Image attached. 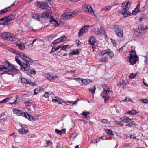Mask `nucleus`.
I'll return each instance as SVG.
<instances>
[{"instance_id":"72a5a7b5","label":"nucleus","mask_w":148,"mask_h":148,"mask_svg":"<svg viewBox=\"0 0 148 148\" xmlns=\"http://www.w3.org/2000/svg\"><path fill=\"white\" fill-rule=\"evenodd\" d=\"M78 50L74 49L70 53V54L72 55L78 54H79Z\"/></svg>"},{"instance_id":"ea45409f","label":"nucleus","mask_w":148,"mask_h":148,"mask_svg":"<svg viewBox=\"0 0 148 148\" xmlns=\"http://www.w3.org/2000/svg\"><path fill=\"white\" fill-rule=\"evenodd\" d=\"M10 69L12 70V73L13 72V71H14V70L18 71V70L17 69V67L12 64V65H11V67Z\"/></svg>"},{"instance_id":"f704fd0d","label":"nucleus","mask_w":148,"mask_h":148,"mask_svg":"<svg viewBox=\"0 0 148 148\" xmlns=\"http://www.w3.org/2000/svg\"><path fill=\"white\" fill-rule=\"evenodd\" d=\"M127 113L132 115H134L136 114L137 113H138V112H136L135 110H131L130 111H128L127 112Z\"/></svg>"},{"instance_id":"4c0bfd02","label":"nucleus","mask_w":148,"mask_h":148,"mask_svg":"<svg viewBox=\"0 0 148 148\" xmlns=\"http://www.w3.org/2000/svg\"><path fill=\"white\" fill-rule=\"evenodd\" d=\"M56 44H54L52 45V43L51 44V46L52 47V49L51 51V53L53 52L56 51L55 47H56Z\"/></svg>"},{"instance_id":"a19ab883","label":"nucleus","mask_w":148,"mask_h":148,"mask_svg":"<svg viewBox=\"0 0 148 148\" xmlns=\"http://www.w3.org/2000/svg\"><path fill=\"white\" fill-rule=\"evenodd\" d=\"M25 104L26 107H28L31 106L32 103V102H29L28 101H26L25 102Z\"/></svg>"},{"instance_id":"1a4fd4ad","label":"nucleus","mask_w":148,"mask_h":148,"mask_svg":"<svg viewBox=\"0 0 148 148\" xmlns=\"http://www.w3.org/2000/svg\"><path fill=\"white\" fill-rule=\"evenodd\" d=\"M89 27V26L87 25L83 27L80 29L78 32V35L79 37L86 33L88 30Z\"/></svg>"},{"instance_id":"0eeeda50","label":"nucleus","mask_w":148,"mask_h":148,"mask_svg":"<svg viewBox=\"0 0 148 148\" xmlns=\"http://www.w3.org/2000/svg\"><path fill=\"white\" fill-rule=\"evenodd\" d=\"M116 35L120 38L123 37V33L122 29L120 28L118 26H116L114 29Z\"/></svg>"},{"instance_id":"6ab92c4d","label":"nucleus","mask_w":148,"mask_h":148,"mask_svg":"<svg viewBox=\"0 0 148 148\" xmlns=\"http://www.w3.org/2000/svg\"><path fill=\"white\" fill-rule=\"evenodd\" d=\"M9 22L7 17H4L0 19V25H8Z\"/></svg>"},{"instance_id":"8fccbe9b","label":"nucleus","mask_w":148,"mask_h":148,"mask_svg":"<svg viewBox=\"0 0 148 148\" xmlns=\"http://www.w3.org/2000/svg\"><path fill=\"white\" fill-rule=\"evenodd\" d=\"M64 102V100L61 98H59L58 100L57 103L59 104H61Z\"/></svg>"},{"instance_id":"c756f323","label":"nucleus","mask_w":148,"mask_h":148,"mask_svg":"<svg viewBox=\"0 0 148 148\" xmlns=\"http://www.w3.org/2000/svg\"><path fill=\"white\" fill-rule=\"evenodd\" d=\"M96 42L95 39V38L90 37L89 39V43L91 45H93Z\"/></svg>"},{"instance_id":"a878e982","label":"nucleus","mask_w":148,"mask_h":148,"mask_svg":"<svg viewBox=\"0 0 148 148\" xmlns=\"http://www.w3.org/2000/svg\"><path fill=\"white\" fill-rule=\"evenodd\" d=\"M18 131L20 133L24 134H27L29 132V131L28 130H25L24 128L22 127V128L20 129Z\"/></svg>"},{"instance_id":"e2e57ef3","label":"nucleus","mask_w":148,"mask_h":148,"mask_svg":"<svg viewBox=\"0 0 148 148\" xmlns=\"http://www.w3.org/2000/svg\"><path fill=\"white\" fill-rule=\"evenodd\" d=\"M63 47L64 48V50L66 51V49L67 48H68L69 47V45H67L63 46Z\"/></svg>"},{"instance_id":"69168bd1","label":"nucleus","mask_w":148,"mask_h":148,"mask_svg":"<svg viewBox=\"0 0 148 148\" xmlns=\"http://www.w3.org/2000/svg\"><path fill=\"white\" fill-rule=\"evenodd\" d=\"M75 80L77 81V82L80 83V81H81V79L80 78H76L74 79Z\"/></svg>"},{"instance_id":"7c9ffc66","label":"nucleus","mask_w":148,"mask_h":148,"mask_svg":"<svg viewBox=\"0 0 148 148\" xmlns=\"http://www.w3.org/2000/svg\"><path fill=\"white\" fill-rule=\"evenodd\" d=\"M103 91H106L108 92H110L111 91L110 89L108 87L107 85L106 84H105L103 86Z\"/></svg>"},{"instance_id":"a18cd8bd","label":"nucleus","mask_w":148,"mask_h":148,"mask_svg":"<svg viewBox=\"0 0 148 148\" xmlns=\"http://www.w3.org/2000/svg\"><path fill=\"white\" fill-rule=\"evenodd\" d=\"M82 114L85 117L87 118V115L89 114L90 113L88 112H82Z\"/></svg>"},{"instance_id":"5701e85b","label":"nucleus","mask_w":148,"mask_h":148,"mask_svg":"<svg viewBox=\"0 0 148 148\" xmlns=\"http://www.w3.org/2000/svg\"><path fill=\"white\" fill-rule=\"evenodd\" d=\"M121 13L123 16L125 17H127L129 16L130 14V12L128 10H125L124 11L122 9L121 11Z\"/></svg>"},{"instance_id":"0e129e2a","label":"nucleus","mask_w":148,"mask_h":148,"mask_svg":"<svg viewBox=\"0 0 148 148\" xmlns=\"http://www.w3.org/2000/svg\"><path fill=\"white\" fill-rule=\"evenodd\" d=\"M63 146L62 144H60L57 147V148H63Z\"/></svg>"},{"instance_id":"6e6d98bb","label":"nucleus","mask_w":148,"mask_h":148,"mask_svg":"<svg viewBox=\"0 0 148 148\" xmlns=\"http://www.w3.org/2000/svg\"><path fill=\"white\" fill-rule=\"evenodd\" d=\"M140 100L142 102L145 103H148V100L147 99H140Z\"/></svg>"},{"instance_id":"052dcab7","label":"nucleus","mask_w":148,"mask_h":148,"mask_svg":"<svg viewBox=\"0 0 148 148\" xmlns=\"http://www.w3.org/2000/svg\"><path fill=\"white\" fill-rule=\"evenodd\" d=\"M131 101V99L129 98V97H126V98L123 100L125 101Z\"/></svg>"},{"instance_id":"7ed1b4c3","label":"nucleus","mask_w":148,"mask_h":148,"mask_svg":"<svg viewBox=\"0 0 148 148\" xmlns=\"http://www.w3.org/2000/svg\"><path fill=\"white\" fill-rule=\"evenodd\" d=\"M13 112L15 114L25 117L28 120L31 121H34L35 120V118L34 117L30 114H29L27 112H23L21 110L16 109H14Z\"/></svg>"},{"instance_id":"9d476101","label":"nucleus","mask_w":148,"mask_h":148,"mask_svg":"<svg viewBox=\"0 0 148 148\" xmlns=\"http://www.w3.org/2000/svg\"><path fill=\"white\" fill-rule=\"evenodd\" d=\"M83 10L85 11L88 12L89 13L92 15H94V13L93 9L89 5H85L83 6Z\"/></svg>"},{"instance_id":"4d7b16f0","label":"nucleus","mask_w":148,"mask_h":148,"mask_svg":"<svg viewBox=\"0 0 148 148\" xmlns=\"http://www.w3.org/2000/svg\"><path fill=\"white\" fill-rule=\"evenodd\" d=\"M105 98L104 99V102L105 103H106L108 102V100L109 99V97L108 95L106 97H104Z\"/></svg>"},{"instance_id":"13d9d810","label":"nucleus","mask_w":148,"mask_h":148,"mask_svg":"<svg viewBox=\"0 0 148 148\" xmlns=\"http://www.w3.org/2000/svg\"><path fill=\"white\" fill-rule=\"evenodd\" d=\"M136 75L135 74H134L133 73H131L130 76V77L131 78H134L135 77Z\"/></svg>"},{"instance_id":"774afa93","label":"nucleus","mask_w":148,"mask_h":148,"mask_svg":"<svg viewBox=\"0 0 148 148\" xmlns=\"http://www.w3.org/2000/svg\"><path fill=\"white\" fill-rule=\"evenodd\" d=\"M10 100V98H7L3 100V101L4 102V103H5L6 102Z\"/></svg>"},{"instance_id":"2eb2a0df","label":"nucleus","mask_w":148,"mask_h":148,"mask_svg":"<svg viewBox=\"0 0 148 148\" xmlns=\"http://www.w3.org/2000/svg\"><path fill=\"white\" fill-rule=\"evenodd\" d=\"M131 4V3L130 1L127 2H123L122 4V9L124 11L125 10H128L130 8Z\"/></svg>"},{"instance_id":"9b49d317","label":"nucleus","mask_w":148,"mask_h":148,"mask_svg":"<svg viewBox=\"0 0 148 148\" xmlns=\"http://www.w3.org/2000/svg\"><path fill=\"white\" fill-rule=\"evenodd\" d=\"M21 82L23 84H28L33 86H35L36 84L34 82H32L31 80L26 79L25 78H22L21 79Z\"/></svg>"},{"instance_id":"2f4dec72","label":"nucleus","mask_w":148,"mask_h":148,"mask_svg":"<svg viewBox=\"0 0 148 148\" xmlns=\"http://www.w3.org/2000/svg\"><path fill=\"white\" fill-rule=\"evenodd\" d=\"M10 41H13L16 40V36L10 33Z\"/></svg>"},{"instance_id":"f3484780","label":"nucleus","mask_w":148,"mask_h":148,"mask_svg":"<svg viewBox=\"0 0 148 148\" xmlns=\"http://www.w3.org/2000/svg\"><path fill=\"white\" fill-rule=\"evenodd\" d=\"M19 55V56L22 58L24 61H27L28 62H31V59L30 57L26 56L23 53L19 52V53L18 54Z\"/></svg>"},{"instance_id":"423d86ee","label":"nucleus","mask_w":148,"mask_h":148,"mask_svg":"<svg viewBox=\"0 0 148 148\" xmlns=\"http://www.w3.org/2000/svg\"><path fill=\"white\" fill-rule=\"evenodd\" d=\"M77 14V13L76 11H71L66 12L64 14H63V16L64 17L66 18L69 19L75 16Z\"/></svg>"},{"instance_id":"ddd939ff","label":"nucleus","mask_w":148,"mask_h":148,"mask_svg":"<svg viewBox=\"0 0 148 148\" xmlns=\"http://www.w3.org/2000/svg\"><path fill=\"white\" fill-rule=\"evenodd\" d=\"M66 38L65 36H63L57 39L52 42V45L54 44H58L62 42L65 41Z\"/></svg>"},{"instance_id":"bb28decb","label":"nucleus","mask_w":148,"mask_h":148,"mask_svg":"<svg viewBox=\"0 0 148 148\" xmlns=\"http://www.w3.org/2000/svg\"><path fill=\"white\" fill-rule=\"evenodd\" d=\"M81 81L84 85H86L90 83L91 80L89 79H81Z\"/></svg>"},{"instance_id":"a211bd4d","label":"nucleus","mask_w":148,"mask_h":148,"mask_svg":"<svg viewBox=\"0 0 148 148\" xmlns=\"http://www.w3.org/2000/svg\"><path fill=\"white\" fill-rule=\"evenodd\" d=\"M51 16V14L48 11L43 12L41 14V18H44L45 19H47L48 18L50 19V17Z\"/></svg>"},{"instance_id":"c9c22d12","label":"nucleus","mask_w":148,"mask_h":148,"mask_svg":"<svg viewBox=\"0 0 148 148\" xmlns=\"http://www.w3.org/2000/svg\"><path fill=\"white\" fill-rule=\"evenodd\" d=\"M111 6H108L104 7L102 10H104L106 12H107L109 11L111 9Z\"/></svg>"},{"instance_id":"09e8293b","label":"nucleus","mask_w":148,"mask_h":148,"mask_svg":"<svg viewBox=\"0 0 148 148\" xmlns=\"http://www.w3.org/2000/svg\"><path fill=\"white\" fill-rule=\"evenodd\" d=\"M130 138L131 139L133 140L136 139V137L135 136V134L134 133L131 134L130 136Z\"/></svg>"},{"instance_id":"3c124183","label":"nucleus","mask_w":148,"mask_h":148,"mask_svg":"<svg viewBox=\"0 0 148 148\" xmlns=\"http://www.w3.org/2000/svg\"><path fill=\"white\" fill-rule=\"evenodd\" d=\"M134 121H132L130 122L128 124L126 125V126H129L130 127H132V125L134 124Z\"/></svg>"},{"instance_id":"f03ea898","label":"nucleus","mask_w":148,"mask_h":148,"mask_svg":"<svg viewBox=\"0 0 148 148\" xmlns=\"http://www.w3.org/2000/svg\"><path fill=\"white\" fill-rule=\"evenodd\" d=\"M12 64L9 63L8 61H6L3 63V65H0V73L3 72L1 74H7L11 75L12 73V70L10 69Z\"/></svg>"},{"instance_id":"412c9836","label":"nucleus","mask_w":148,"mask_h":148,"mask_svg":"<svg viewBox=\"0 0 148 148\" xmlns=\"http://www.w3.org/2000/svg\"><path fill=\"white\" fill-rule=\"evenodd\" d=\"M16 45L21 50H23L25 49V46L24 45V44L21 42H17Z\"/></svg>"},{"instance_id":"e433bc0d","label":"nucleus","mask_w":148,"mask_h":148,"mask_svg":"<svg viewBox=\"0 0 148 148\" xmlns=\"http://www.w3.org/2000/svg\"><path fill=\"white\" fill-rule=\"evenodd\" d=\"M7 18L9 22L11 20L14 19L15 18V16L13 15H11L10 16H8L7 17Z\"/></svg>"},{"instance_id":"c85d7f7f","label":"nucleus","mask_w":148,"mask_h":148,"mask_svg":"<svg viewBox=\"0 0 148 148\" xmlns=\"http://www.w3.org/2000/svg\"><path fill=\"white\" fill-rule=\"evenodd\" d=\"M50 22H54L53 24H55V25L56 26H58V23L57 21L55 19H53V16H51L50 17Z\"/></svg>"},{"instance_id":"79ce46f5","label":"nucleus","mask_w":148,"mask_h":148,"mask_svg":"<svg viewBox=\"0 0 148 148\" xmlns=\"http://www.w3.org/2000/svg\"><path fill=\"white\" fill-rule=\"evenodd\" d=\"M105 132L107 134H109L110 135H113L112 132L111 130H109L108 129H106L105 130Z\"/></svg>"},{"instance_id":"c03bdc74","label":"nucleus","mask_w":148,"mask_h":148,"mask_svg":"<svg viewBox=\"0 0 148 148\" xmlns=\"http://www.w3.org/2000/svg\"><path fill=\"white\" fill-rule=\"evenodd\" d=\"M127 81H124L123 80H122L120 82V84H121L122 85H123V86L126 85L127 84Z\"/></svg>"},{"instance_id":"20e7f679","label":"nucleus","mask_w":148,"mask_h":148,"mask_svg":"<svg viewBox=\"0 0 148 148\" xmlns=\"http://www.w3.org/2000/svg\"><path fill=\"white\" fill-rule=\"evenodd\" d=\"M15 60L16 62L21 66L22 69H23L24 71H27L29 70L30 67L29 63L31 62L25 61V62L22 64V62L20 60L18 57L15 58Z\"/></svg>"},{"instance_id":"cd10ccee","label":"nucleus","mask_w":148,"mask_h":148,"mask_svg":"<svg viewBox=\"0 0 148 148\" xmlns=\"http://www.w3.org/2000/svg\"><path fill=\"white\" fill-rule=\"evenodd\" d=\"M140 7V3L138 4V5L136 8L132 12V14L134 15H136L137 13L139 12V8Z\"/></svg>"},{"instance_id":"de8ad7c7","label":"nucleus","mask_w":148,"mask_h":148,"mask_svg":"<svg viewBox=\"0 0 148 148\" xmlns=\"http://www.w3.org/2000/svg\"><path fill=\"white\" fill-rule=\"evenodd\" d=\"M18 95H16V100H15L14 101V102L12 103L11 104H16L17 103H18L19 102V99L18 100Z\"/></svg>"},{"instance_id":"37998d69","label":"nucleus","mask_w":148,"mask_h":148,"mask_svg":"<svg viewBox=\"0 0 148 148\" xmlns=\"http://www.w3.org/2000/svg\"><path fill=\"white\" fill-rule=\"evenodd\" d=\"M10 51L16 54H17L19 53V52L17 51L16 50L13 49H10Z\"/></svg>"},{"instance_id":"b1692460","label":"nucleus","mask_w":148,"mask_h":148,"mask_svg":"<svg viewBox=\"0 0 148 148\" xmlns=\"http://www.w3.org/2000/svg\"><path fill=\"white\" fill-rule=\"evenodd\" d=\"M66 130L65 129H63L61 130H58L57 129H55L56 132L60 135H62L63 134H65L66 133Z\"/></svg>"},{"instance_id":"5fc2aeb1","label":"nucleus","mask_w":148,"mask_h":148,"mask_svg":"<svg viewBox=\"0 0 148 148\" xmlns=\"http://www.w3.org/2000/svg\"><path fill=\"white\" fill-rule=\"evenodd\" d=\"M43 96L45 97L48 98L49 96V94L47 92H45Z\"/></svg>"},{"instance_id":"39448f33","label":"nucleus","mask_w":148,"mask_h":148,"mask_svg":"<svg viewBox=\"0 0 148 148\" xmlns=\"http://www.w3.org/2000/svg\"><path fill=\"white\" fill-rule=\"evenodd\" d=\"M129 61L132 65H133L135 64L138 60L137 56L135 52L132 50L130 52V56L128 58Z\"/></svg>"},{"instance_id":"680f3d73","label":"nucleus","mask_w":148,"mask_h":148,"mask_svg":"<svg viewBox=\"0 0 148 148\" xmlns=\"http://www.w3.org/2000/svg\"><path fill=\"white\" fill-rule=\"evenodd\" d=\"M46 143L47 144V146H48L51 145L53 144V143L50 141H47Z\"/></svg>"},{"instance_id":"bf43d9fd","label":"nucleus","mask_w":148,"mask_h":148,"mask_svg":"<svg viewBox=\"0 0 148 148\" xmlns=\"http://www.w3.org/2000/svg\"><path fill=\"white\" fill-rule=\"evenodd\" d=\"M30 73L32 74H36V71L34 69H33L30 71Z\"/></svg>"},{"instance_id":"6e6552de","label":"nucleus","mask_w":148,"mask_h":148,"mask_svg":"<svg viewBox=\"0 0 148 148\" xmlns=\"http://www.w3.org/2000/svg\"><path fill=\"white\" fill-rule=\"evenodd\" d=\"M45 78L51 81H52L55 79L59 78L58 76L57 75L54 76L51 73H46L45 75Z\"/></svg>"},{"instance_id":"393cba45","label":"nucleus","mask_w":148,"mask_h":148,"mask_svg":"<svg viewBox=\"0 0 148 148\" xmlns=\"http://www.w3.org/2000/svg\"><path fill=\"white\" fill-rule=\"evenodd\" d=\"M119 119L120 120H121L122 122L126 123L129 122L132 119L129 118L128 117L126 116L120 118Z\"/></svg>"},{"instance_id":"603ef678","label":"nucleus","mask_w":148,"mask_h":148,"mask_svg":"<svg viewBox=\"0 0 148 148\" xmlns=\"http://www.w3.org/2000/svg\"><path fill=\"white\" fill-rule=\"evenodd\" d=\"M94 88L93 89H89V90L90 91L92 94L95 93L96 88L95 86H94Z\"/></svg>"},{"instance_id":"4be33fe9","label":"nucleus","mask_w":148,"mask_h":148,"mask_svg":"<svg viewBox=\"0 0 148 148\" xmlns=\"http://www.w3.org/2000/svg\"><path fill=\"white\" fill-rule=\"evenodd\" d=\"M101 26L100 29L96 28L95 30V33L97 34L101 35L104 32L103 29L102 28Z\"/></svg>"},{"instance_id":"58836bf2","label":"nucleus","mask_w":148,"mask_h":148,"mask_svg":"<svg viewBox=\"0 0 148 148\" xmlns=\"http://www.w3.org/2000/svg\"><path fill=\"white\" fill-rule=\"evenodd\" d=\"M108 92L105 91L103 90L101 93L102 96L103 97H105L107 96Z\"/></svg>"},{"instance_id":"f8f14e48","label":"nucleus","mask_w":148,"mask_h":148,"mask_svg":"<svg viewBox=\"0 0 148 148\" xmlns=\"http://www.w3.org/2000/svg\"><path fill=\"white\" fill-rule=\"evenodd\" d=\"M36 4L38 7L42 9H47L48 7L47 3L45 2L38 1L36 3Z\"/></svg>"},{"instance_id":"49530a36","label":"nucleus","mask_w":148,"mask_h":148,"mask_svg":"<svg viewBox=\"0 0 148 148\" xmlns=\"http://www.w3.org/2000/svg\"><path fill=\"white\" fill-rule=\"evenodd\" d=\"M79 100V98H77L75 101H69L68 102L69 103H73V104H76L77 102Z\"/></svg>"},{"instance_id":"aec40b11","label":"nucleus","mask_w":148,"mask_h":148,"mask_svg":"<svg viewBox=\"0 0 148 148\" xmlns=\"http://www.w3.org/2000/svg\"><path fill=\"white\" fill-rule=\"evenodd\" d=\"M10 33L9 32H5L1 34V37L2 38L7 40H9Z\"/></svg>"},{"instance_id":"864d4df0","label":"nucleus","mask_w":148,"mask_h":148,"mask_svg":"<svg viewBox=\"0 0 148 148\" xmlns=\"http://www.w3.org/2000/svg\"><path fill=\"white\" fill-rule=\"evenodd\" d=\"M1 116H0V121L1 122L6 121H7V119L5 118H1Z\"/></svg>"},{"instance_id":"4468645a","label":"nucleus","mask_w":148,"mask_h":148,"mask_svg":"<svg viewBox=\"0 0 148 148\" xmlns=\"http://www.w3.org/2000/svg\"><path fill=\"white\" fill-rule=\"evenodd\" d=\"M146 28V27L144 25H140L138 27V30L136 32L137 35L139 36H141L143 32V31L145 30Z\"/></svg>"},{"instance_id":"473e14b6","label":"nucleus","mask_w":148,"mask_h":148,"mask_svg":"<svg viewBox=\"0 0 148 148\" xmlns=\"http://www.w3.org/2000/svg\"><path fill=\"white\" fill-rule=\"evenodd\" d=\"M41 17V14L38 13L36 14L35 16H33L32 18L34 19H36L38 21H39L40 19L42 18Z\"/></svg>"},{"instance_id":"dca6fc26","label":"nucleus","mask_w":148,"mask_h":148,"mask_svg":"<svg viewBox=\"0 0 148 148\" xmlns=\"http://www.w3.org/2000/svg\"><path fill=\"white\" fill-rule=\"evenodd\" d=\"M15 5L14 3L12 4L10 6L0 10V15H2L9 11L11 8Z\"/></svg>"},{"instance_id":"338daca9","label":"nucleus","mask_w":148,"mask_h":148,"mask_svg":"<svg viewBox=\"0 0 148 148\" xmlns=\"http://www.w3.org/2000/svg\"><path fill=\"white\" fill-rule=\"evenodd\" d=\"M39 91V90L38 89H36L34 90V94L36 95L37 94L38 92Z\"/></svg>"},{"instance_id":"f257e3e1","label":"nucleus","mask_w":148,"mask_h":148,"mask_svg":"<svg viewBox=\"0 0 148 148\" xmlns=\"http://www.w3.org/2000/svg\"><path fill=\"white\" fill-rule=\"evenodd\" d=\"M101 55L102 56L101 58L99 60V61L102 62H106L108 60L109 56L111 58H112L114 56L113 52L109 49L102 51Z\"/></svg>"}]
</instances>
